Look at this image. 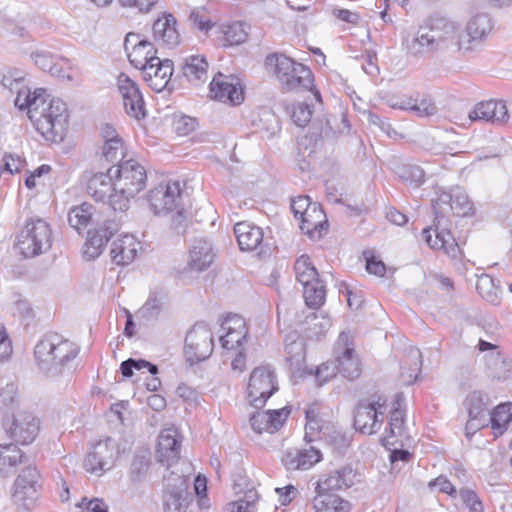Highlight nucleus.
<instances>
[{
  "instance_id": "nucleus-1",
  "label": "nucleus",
  "mask_w": 512,
  "mask_h": 512,
  "mask_svg": "<svg viewBox=\"0 0 512 512\" xmlns=\"http://www.w3.org/2000/svg\"><path fill=\"white\" fill-rule=\"evenodd\" d=\"M457 47L459 50H469L459 40L458 25L440 15L431 16L424 26H420L416 36L407 45L408 52L412 55L424 53L444 52L450 48Z\"/></svg>"
},
{
  "instance_id": "nucleus-2",
  "label": "nucleus",
  "mask_w": 512,
  "mask_h": 512,
  "mask_svg": "<svg viewBox=\"0 0 512 512\" xmlns=\"http://www.w3.org/2000/svg\"><path fill=\"white\" fill-rule=\"evenodd\" d=\"M79 348L58 334H50L35 346L34 355L41 371L49 377L71 374L75 370V358Z\"/></svg>"
},
{
  "instance_id": "nucleus-3",
  "label": "nucleus",
  "mask_w": 512,
  "mask_h": 512,
  "mask_svg": "<svg viewBox=\"0 0 512 512\" xmlns=\"http://www.w3.org/2000/svg\"><path fill=\"white\" fill-rule=\"evenodd\" d=\"M30 120L46 140L61 142L68 128V107L61 99L51 97L45 92L42 98L32 102Z\"/></svg>"
},
{
  "instance_id": "nucleus-4",
  "label": "nucleus",
  "mask_w": 512,
  "mask_h": 512,
  "mask_svg": "<svg viewBox=\"0 0 512 512\" xmlns=\"http://www.w3.org/2000/svg\"><path fill=\"white\" fill-rule=\"evenodd\" d=\"M114 190L119 199H113L114 211H124L128 208L130 198L135 197L146 187L147 173L143 165L134 159L121 161L112 166Z\"/></svg>"
},
{
  "instance_id": "nucleus-5",
  "label": "nucleus",
  "mask_w": 512,
  "mask_h": 512,
  "mask_svg": "<svg viewBox=\"0 0 512 512\" xmlns=\"http://www.w3.org/2000/svg\"><path fill=\"white\" fill-rule=\"evenodd\" d=\"M265 64L274 73L284 92L309 90L313 85L311 70L285 55L270 54Z\"/></svg>"
},
{
  "instance_id": "nucleus-6",
  "label": "nucleus",
  "mask_w": 512,
  "mask_h": 512,
  "mask_svg": "<svg viewBox=\"0 0 512 512\" xmlns=\"http://www.w3.org/2000/svg\"><path fill=\"white\" fill-rule=\"evenodd\" d=\"M53 235L50 225L41 218L30 219L17 235V247L26 258L46 253L52 246Z\"/></svg>"
},
{
  "instance_id": "nucleus-7",
  "label": "nucleus",
  "mask_w": 512,
  "mask_h": 512,
  "mask_svg": "<svg viewBox=\"0 0 512 512\" xmlns=\"http://www.w3.org/2000/svg\"><path fill=\"white\" fill-rule=\"evenodd\" d=\"M2 427L15 445H31L40 431V419L27 409H17L2 419Z\"/></svg>"
},
{
  "instance_id": "nucleus-8",
  "label": "nucleus",
  "mask_w": 512,
  "mask_h": 512,
  "mask_svg": "<svg viewBox=\"0 0 512 512\" xmlns=\"http://www.w3.org/2000/svg\"><path fill=\"white\" fill-rule=\"evenodd\" d=\"M213 335L205 322H197L186 334L184 355L190 365L206 360L213 352Z\"/></svg>"
},
{
  "instance_id": "nucleus-9",
  "label": "nucleus",
  "mask_w": 512,
  "mask_h": 512,
  "mask_svg": "<svg viewBox=\"0 0 512 512\" xmlns=\"http://www.w3.org/2000/svg\"><path fill=\"white\" fill-rule=\"evenodd\" d=\"M277 390L275 374L270 366H259L252 371L247 387L251 406L261 409Z\"/></svg>"
},
{
  "instance_id": "nucleus-10",
  "label": "nucleus",
  "mask_w": 512,
  "mask_h": 512,
  "mask_svg": "<svg viewBox=\"0 0 512 512\" xmlns=\"http://www.w3.org/2000/svg\"><path fill=\"white\" fill-rule=\"evenodd\" d=\"M436 198L432 200L435 217L437 211H441L440 218L445 219L448 211L457 216H466L472 210V202L462 187H453L450 191L439 190Z\"/></svg>"
},
{
  "instance_id": "nucleus-11",
  "label": "nucleus",
  "mask_w": 512,
  "mask_h": 512,
  "mask_svg": "<svg viewBox=\"0 0 512 512\" xmlns=\"http://www.w3.org/2000/svg\"><path fill=\"white\" fill-rule=\"evenodd\" d=\"M148 202L155 215H166L180 207L181 187L178 181L160 184L150 190Z\"/></svg>"
},
{
  "instance_id": "nucleus-12",
  "label": "nucleus",
  "mask_w": 512,
  "mask_h": 512,
  "mask_svg": "<svg viewBox=\"0 0 512 512\" xmlns=\"http://www.w3.org/2000/svg\"><path fill=\"white\" fill-rule=\"evenodd\" d=\"M162 500L164 512H188L192 496L187 481L179 475L169 478L163 490Z\"/></svg>"
},
{
  "instance_id": "nucleus-13",
  "label": "nucleus",
  "mask_w": 512,
  "mask_h": 512,
  "mask_svg": "<svg viewBox=\"0 0 512 512\" xmlns=\"http://www.w3.org/2000/svg\"><path fill=\"white\" fill-rule=\"evenodd\" d=\"M463 406L468 413L465 433L470 437L488 425V398L483 392L475 390L465 397Z\"/></svg>"
},
{
  "instance_id": "nucleus-14",
  "label": "nucleus",
  "mask_w": 512,
  "mask_h": 512,
  "mask_svg": "<svg viewBox=\"0 0 512 512\" xmlns=\"http://www.w3.org/2000/svg\"><path fill=\"white\" fill-rule=\"evenodd\" d=\"M348 340V333L341 332L334 348V363L343 377L354 380L361 374V364L354 348L348 344Z\"/></svg>"
},
{
  "instance_id": "nucleus-15",
  "label": "nucleus",
  "mask_w": 512,
  "mask_h": 512,
  "mask_svg": "<svg viewBox=\"0 0 512 512\" xmlns=\"http://www.w3.org/2000/svg\"><path fill=\"white\" fill-rule=\"evenodd\" d=\"M441 211H437L434 218L433 228H425L423 235L425 241L432 249H443L451 259H458L461 256L459 245L456 243L451 232L444 226V219L440 218Z\"/></svg>"
},
{
  "instance_id": "nucleus-16",
  "label": "nucleus",
  "mask_w": 512,
  "mask_h": 512,
  "mask_svg": "<svg viewBox=\"0 0 512 512\" xmlns=\"http://www.w3.org/2000/svg\"><path fill=\"white\" fill-rule=\"evenodd\" d=\"M380 398L376 402L361 401L354 411V427L361 433L373 434L377 432L383 422L384 402L380 403Z\"/></svg>"
},
{
  "instance_id": "nucleus-17",
  "label": "nucleus",
  "mask_w": 512,
  "mask_h": 512,
  "mask_svg": "<svg viewBox=\"0 0 512 512\" xmlns=\"http://www.w3.org/2000/svg\"><path fill=\"white\" fill-rule=\"evenodd\" d=\"M39 479L40 473L36 467L28 465L22 469L13 485L14 501L28 508L36 499L37 490L40 487Z\"/></svg>"
},
{
  "instance_id": "nucleus-18",
  "label": "nucleus",
  "mask_w": 512,
  "mask_h": 512,
  "mask_svg": "<svg viewBox=\"0 0 512 512\" xmlns=\"http://www.w3.org/2000/svg\"><path fill=\"white\" fill-rule=\"evenodd\" d=\"M118 89L122 95L126 113L137 120L143 119L146 116V109L138 85L127 75L120 74L118 77Z\"/></svg>"
},
{
  "instance_id": "nucleus-19",
  "label": "nucleus",
  "mask_w": 512,
  "mask_h": 512,
  "mask_svg": "<svg viewBox=\"0 0 512 512\" xmlns=\"http://www.w3.org/2000/svg\"><path fill=\"white\" fill-rule=\"evenodd\" d=\"M152 36L156 44L167 48H175L181 42L177 28V19L168 12H162L152 24Z\"/></svg>"
},
{
  "instance_id": "nucleus-20",
  "label": "nucleus",
  "mask_w": 512,
  "mask_h": 512,
  "mask_svg": "<svg viewBox=\"0 0 512 512\" xmlns=\"http://www.w3.org/2000/svg\"><path fill=\"white\" fill-rule=\"evenodd\" d=\"M212 97L233 105L240 104L244 97L239 79L233 75L218 73L210 83Z\"/></svg>"
},
{
  "instance_id": "nucleus-21",
  "label": "nucleus",
  "mask_w": 512,
  "mask_h": 512,
  "mask_svg": "<svg viewBox=\"0 0 512 512\" xmlns=\"http://www.w3.org/2000/svg\"><path fill=\"white\" fill-rule=\"evenodd\" d=\"M113 168H109L107 173L98 172L93 174L87 183V192L96 200L108 203L114 210L112 200L119 199V194L114 190Z\"/></svg>"
},
{
  "instance_id": "nucleus-22",
  "label": "nucleus",
  "mask_w": 512,
  "mask_h": 512,
  "mask_svg": "<svg viewBox=\"0 0 512 512\" xmlns=\"http://www.w3.org/2000/svg\"><path fill=\"white\" fill-rule=\"evenodd\" d=\"M173 61L170 59H152L142 72L143 79L156 92H161L169 84L173 74Z\"/></svg>"
},
{
  "instance_id": "nucleus-23",
  "label": "nucleus",
  "mask_w": 512,
  "mask_h": 512,
  "mask_svg": "<svg viewBox=\"0 0 512 512\" xmlns=\"http://www.w3.org/2000/svg\"><path fill=\"white\" fill-rule=\"evenodd\" d=\"M471 121H484L492 124H504L509 119L508 109L504 102L489 100L474 106L468 115Z\"/></svg>"
},
{
  "instance_id": "nucleus-24",
  "label": "nucleus",
  "mask_w": 512,
  "mask_h": 512,
  "mask_svg": "<svg viewBox=\"0 0 512 512\" xmlns=\"http://www.w3.org/2000/svg\"><path fill=\"white\" fill-rule=\"evenodd\" d=\"M290 412L289 407L256 411L250 417L251 427L257 433H261L263 431L273 433L283 426Z\"/></svg>"
},
{
  "instance_id": "nucleus-25",
  "label": "nucleus",
  "mask_w": 512,
  "mask_h": 512,
  "mask_svg": "<svg viewBox=\"0 0 512 512\" xmlns=\"http://www.w3.org/2000/svg\"><path fill=\"white\" fill-rule=\"evenodd\" d=\"M356 476L357 474L351 466L336 470L316 483L317 495H334L333 491L349 488L354 485Z\"/></svg>"
},
{
  "instance_id": "nucleus-26",
  "label": "nucleus",
  "mask_w": 512,
  "mask_h": 512,
  "mask_svg": "<svg viewBox=\"0 0 512 512\" xmlns=\"http://www.w3.org/2000/svg\"><path fill=\"white\" fill-rule=\"evenodd\" d=\"M321 450H287L281 460L288 471L308 470L322 460Z\"/></svg>"
},
{
  "instance_id": "nucleus-27",
  "label": "nucleus",
  "mask_w": 512,
  "mask_h": 512,
  "mask_svg": "<svg viewBox=\"0 0 512 512\" xmlns=\"http://www.w3.org/2000/svg\"><path fill=\"white\" fill-rule=\"evenodd\" d=\"M119 450H93L90 451L83 462L84 469L97 476H101L105 471L112 469L118 458Z\"/></svg>"
},
{
  "instance_id": "nucleus-28",
  "label": "nucleus",
  "mask_w": 512,
  "mask_h": 512,
  "mask_svg": "<svg viewBox=\"0 0 512 512\" xmlns=\"http://www.w3.org/2000/svg\"><path fill=\"white\" fill-rule=\"evenodd\" d=\"M300 220V229L310 238H320L322 230H327L326 215L318 203H313Z\"/></svg>"
},
{
  "instance_id": "nucleus-29",
  "label": "nucleus",
  "mask_w": 512,
  "mask_h": 512,
  "mask_svg": "<svg viewBox=\"0 0 512 512\" xmlns=\"http://www.w3.org/2000/svg\"><path fill=\"white\" fill-rule=\"evenodd\" d=\"M215 254L212 244L204 238L196 239L190 249L189 265L192 270H206L214 261Z\"/></svg>"
},
{
  "instance_id": "nucleus-30",
  "label": "nucleus",
  "mask_w": 512,
  "mask_h": 512,
  "mask_svg": "<svg viewBox=\"0 0 512 512\" xmlns=\"http://www.w3.org/2000/svg\"><path fill=\"white\" fill-rule=\"evenodd\" d=\"M139 243L132 235H124L113 241L110 250L112 261L117 265L131 263L137 254Z\"/></svg>"
},
{
  "instance_id": "nucleus-31",
  "label": "nucleus",
  "mask_w": 512,
  "mask_h": 512,
  "mask_svg": "<svg viewBox=\"0 0 512 512\" xmlns=\"http://www.w3.org/2000/svg\"><path fill=\"white\" fill-rule=\"evenodd\" d=\"M234 232L241 250L252 251L262 244L263 232L260 227L240 222L234 226Z\"/></svg>"
},
{
  "instance_id": "nucleus-32",
  "label": "nucleus",
  "mask_w": 512,
  "mask_h": 512,
  "mask_svg": "<svg viewBox=\"0 0 512 512\" xmlns=\"http://www.w3.org/2000/svg\"><path fill=\"white\" fill-rule=\"evenodd\" d=\"M182 73L188 82L198 86L208 78V62L204 56H190L185 59Z\"/></svg>"
},
{
  "instance_id": "nucleus-33",
  "label": "nucleus",
  "mask_w": 512,
  "mask_h": 512,
  "mask_svg": "<svg viewBox=\"0 0 512 512\" xmlns=\"http://www.w3.org/2000/svg\"><path fill=\"white\" fill-rule=\"evenodd\" d=\"M422 367V354L416 347H409L405 350V357L401 366V377L406 384L414 383Z\"/></svg>"
},
{
  "instance_id": "nucleus-34",
  "label": "nucleus",
  "mask_w": 512,
  "mask_h": 512,
  "mask_svg": "<svg viewBox=\"0 0 512 512\" xmlns=\"http://www.w3.org/2000/svg\"><path fill=\"white\" fill-rule=\"evenodd\" d=\"M95 215V207L88 202H84L78 206L70 208L68 212V222L72 228L80 233L94 221Z\"/></svg>"
},
{
  "instance_id": "nucleus-35",
  "label": "nucleus",
  "mask_w": 512,
  "mask_h": 512,
  "mask_svg": "<svg viewBox=\"0 0 512 512\" xmlns=\"http://www.w3.org/2000/svg\"><path fill=\"white\" fill-rule=\"evenodd\" d=\"M312 504L315 512H350L351 510L350 503L337 495H316Z\"/></svg>"
},
{
  "instance_id": "nucleus-36",
  "label": "nucleus",
  "mask_w": 512,
  "mask_h": 512,
  "mask_svg": "<svg viewBox=\"0 0 512 512\" xmlns=\"http://www.w3.org/2000/svg\"><path fill=\"white\" fill-rule=\"evenodd\" d=\"M118 231V224L111 220H105L101 226L94 231H88V239L86 241L92 248L101 250L109 239Z\"/></svg>"
},
{
  "instance_id": "nucleus-37",
  "label": "nucleus",
  "mask_w": 512,
  "mask_h": 512,
  "mask_svg": "<svg viewBox=\"0 0 512 512\" xmlns=\"http://www.w3.org/2000/svg\"><path fill=\"white\" fill-rule=\"evenodd\" d=\"M319 433L322 435V441L325 445L334 446L335 448H347L352 442V436L334 424H325Z\"/></svg>"
},
{
  "instance_id": "nucleus-38",
  "label": "nucleus",
  "mask_w": 512,
  "mask_h": 512,
  "mask_svg": "<svg viewBox=\"0 0 512 512\" xmlns=\"http://www.w3.org/2000/svg\"><path fill=\"white\" fill-rule=\"evenodd\" d=\"M393 171L402 181L415 187L424 183L425 172L418 165L396 162L393 164Z\"/></svg>"
},
{
  "instance_id": "nucleus-39",
  "label": "nucleus",
  "mask_w": 512,
  "mask_h": 512,
  "mask_svg": "<svg viewBox=\"0 0 512 512\" xmlns=\"http://www.w3.org/2000/svg\"><path fill=\"white\" fill-rule=\"evenodd\" d=\"M493 22L486 13L475 14L467 23L466 31L471 40H481L490 33Z\"/></svg>"
},
{
  "instance_id": "nucleus-40",
  "label": "nucleus",
  "mask_w": 512,
  "mask_h": 512,
  "mask_svg": "<svg viewBox=\"0 0 512 512\" xmlns=\"http://www.w3.org/2000/svg\"><path fill=\"white\" fill-rule=\"evenodd\" d=\"M156 49L151 42L143 43V45L139 47H135L131 49V51L127 52V56L129 62L137 69H140L141 72L150 65L152 59H157L158 57L155 55Z\"/></svg>"
},
{
  "instance_id": "nucleus-41",
  "label": "nucleus",
  "mask_w": 512,
  "mask_h": 512,
  "mask_svg": "<svg viewBox=\"0 0 512 512\" xmlns=\"http://www.w3.org/2000/svg\"><path fill=\"white\" fill-rule=\"evenodd\" d=\"M512 420V403L499 404L491 414L488 413V423L495 435L502 434Z\"/></svg>"
},
{
  "instance_id": "nucleus-42",
  "label": "nucleus",
  "mask_w": 512,
  "mask_h": 512,
  "mask_svg": "<svg viewBox=\"0 0 512 512\" xmlns=\"http://www.w3.org/2000/svg\"><path fill=\"white\" fill-rule=\"evenodd\" d=\"M476 289L479 294L493 305L499 304L501 292L500 281L488 274H482L478 277Z\"/></svg>"
},
{
  "instance_id": "nucleus-43",
  "label": "nucleus",
  "mask_w": 512,
  "mask_h": 512,
  "mask_svg": "<svg viewBox=\"0 0 512 512\" xmlns=\"http://www.w3.org/2000/svg\"><path fill=\"white\" fill-rule=\"evenodd\" d=\"M294 271L297 281L304 287L319 281L317 269L313 266L309 256L301 255L294 264Z\"/></svg>"
},
{
  "instance_id": "nucleus-44",
  "label": "nucleus",
  "mask_w": 512,
  "mask_h": 512,
  "mask_svg": "<svg viewBox=\"0 0 512 512\" xmlns=\"http://www.w3.org/2000/svg\"><path fill=\"white\" fill-rule=\"evenodd\" d=\"M166 300V294L162 290H156L150 293L148 299L139 309V314L142 318L150 321L159 317L163 305Z\"/></svg>"
},
{
  "instance_id": "nucleus-45",
  "label": "nucleus",
  "mask_w": 512,
  "mask_h": 512,
  "mask_svg": "<svg viewBox=\"0 0 512 512\" xmlns=\"http://www.w3.org/2000/svg\"><path fill=\"white\" fill-rule=\"evenodd\" d=\"M152 463L150 450H137L130 465V476L133 482L141 481Z\"/></svg>"
},
{
  "instance_id": "nucleus-46",
  "label": "nucleus",
  "mask_w": 512,
  "mask_h": 512,
  "mask_svg": "<svg viewBox=\"0 0 512 512\" xmlns=\"http://www.w3.org/2000/svg\"><path fill=\"white\" fill-rule=\"evenodd\" d=\"M305 303L310 308H319L323 305L326 297V290L321 280L303 287Z\"/></svg>"
},
{
  "instance_id": "nucleus-47",
  "label": "nucleus",
  "mask_w": 512,
  "mask_h": 512,
  "mask_svg": "<svg viewBox=\"0 0 512 512\" xmlns=\"http://www.w3.org/2000/svg\"><path fill=\"white\" fill-rule=\"evenodd\" d=\"M15 91L17 93V96L14 100L15 106L19 110L27 109V115L30 118L32 102L38 98H42L43 95L45 94V90L40 88V89H36L34 92H31L30 89L25 84H23L21 87H19Z\"/></svg>"
},
{
  "instance_id": "nucleus-48",
  "label": "nucleus",
  "mask_w": 512,
  "mask_h": 512,
  "mask_svg": "<svg viewBox=\"0 0 512 512\" xmlns=\"http://www.w3.org/2000/svg\"><path fill=\"white\" fill-rule=\"evenodd\" d=\"M306 332L309 338L318 339L320 336L324 335L331 327V320L325 315H318L316 313H311L306 318Z\"/></svg>"
},
{
  "instance_id": "nucleus-49",
  "label": "nucleus",
  "mask_w": 512,
  "mask_h": 512,
  "mask_svg": "<svg viewBox=\"0 0 512 512\" xmlns=\"http://www.w3.org/2000/svg\"><path fill=\"white\" fill-rule=\"evenodd\" d=\"M411 112L419 117H428L437 113V106L429 95L417 93L412 96Z\"/></svg>"
},
{
  "instance_id": "nucleus-50",
  "label": "nucleus",
  "mask_w": 512,
  "mask_h": 512,
  "mask_svg": "<svg viewBox=\"0 0 512 512\" xmlns=\"http://www.w3.org/2000/svg\"><path fill=\"white\" fill-rule=\"evenodd\" d=\"M402 425V414L399 410L396 409L392 412L389 423L391 435L381 438V443L385 448L388 446H396L398 444L400 445V448H404L405 444L403 442H399L397 439V434H400Z\"/></svg>"
},
{
  "instance_id": "nucleus-51",
  "label": "nucleus",
  "mask_w": 512,
  "mask_h": 512,
  "mask_svg": "<svg viewBox=\"0 0 512 512\" xmlns=\"http://www.w3.org/2000/svg\"><path fill=\"white\" fill-rule=\"evenodd\" d=\"M27 462L22 450H0V474H7L10 468Z\"/></svg>"
},
{
  "instance_id": "nucleus-52",
  "label": "nucleus",
  "mask_w": 512,
  "mask_h": 512,
  "mask_svg": "<svg viewBox=\"0 0 512 512\" xmlns=\"http://www.w3.org/2000/svg\"><path fill=\"white\" fill-rule=\"evenodd\" d=\"M144 368H147L152 375H156L158 373L157 365L144 359L129 358L123 361L120 365L122 375L127 378L133 375V369L142 370Z\"/></svg>"
},
{
  "instance_id": "nucleus-53",
  "label": "nucleus",
  "mask_w": 512,
  "mask_h": 512,
  "mask_svg": "<svg viewBox=\"0 0 512 512\" xmlns=\"http://www.w3.org/2000/svg\"><path fill=\"white\" fill-rule=\"evenodd\" d=\"M242 22H234L224 30L225 45H239L246 41L248 33Z\"/></svg>"
},
{
  "instance_id": "nucleus-54",
  "label": "nucleus",
  "mask_w": 512,
  "mask_h": 512,
  "mask_svg": "<svg viewBox=\"0 0 512 512\" xmlns=\"http://www.w3.org/2000/svg\"><path fill=\"white\" fill-rule=\"evenodd\" d=\"M488 368L493 378L506 379L512 369V362L497 354L490 358Z\"/></svg>"
},
{
  "instance_id": "nucleus-55",
  "label": "nucleus",
  "mask_w": 512,
  "mask_h": 512,
  "mask_svg": "<svg viewBox=\"0 0 512 512\" xmlns=\"http://www.w3.org/2000/svg\"><path fill=\"white\" fill-rule=\"evenodd\" d=\"M124 156V145L122 139H111L108 142H104L102 147V157L107 162L118 161L120 163Z\"/></svg>"
},
{
  "instance_id": "nucleus-56",
  "label": "nucleus",
  "mask_w": 512,
  "mask_h": 512,
  "mask_svg": "<svg viewBox=\"0 0 512 512\" xmlns=\"http://www.w3.org/2000/svg\"><path fill=\"white\" fill-rule=\"evenodd\" d=\"M182 442V436L175 426H170L161 430L158 436L157 448H179Z\"/></svg>"
},
{
  "instance_id": "nucleus-57",
  "label": "nucleus",
  "mask_w": 512,
  "mask_h": 512,
  "mask_svg": "<svg viewBox=\"0 0 512 512\" xmlns=\"http://www.w3.org/2000/svg\"><path fill=\"white\" fill-rule=\"evenodd\" d=\"M285 342V351L288 355L287 359L291 362H299L300 360H302L304 350L302 340H299L298 336L295 333H293L287 336Z\"/></svg>"
},
{
  "instance_id": "nucleus-58",
  "label": "nucleus",
  "mask_w": 512,
  "mask_h": 512,
  "mask_svg": "<svg viewBox=\"0 0 512 512\" xmlns=\"http://www.w3.org/2000/svg\"><path fill=\"white\" fill-rule=\"evenodd\" d=\"M306 425H305V435L304 439L307 443H311L313 441L322 440V435L319 433L321 428H323L325 425H320L319 420L317 417L313 414L312 411L307 410L306 411Z\"/></svg>"
},
{
  "instance_id": "nucleus-59",
  "label": "nucleus",
  "mask_w": 512,
  "mask_h": 512,
  "mask_svg": "<svg viewBox=\"0 0 512 512\" xmlns=\"http://www.w3.org/2000/svg\"><path fill=\"white\" fill-rule=\"evenodd\" d=\"M312 114L311 106L306 103H297L290 110L291 119L299 127H305L310 122Z\"/></svg>"
},
{
  "instance_id": "nucleus-60",
  "label": "nucleus",
  "mask_w": 512,
  "mask_h": 512,
  "mask_svg": "<svg viewBox=\"0 0 512 512\" xmlns=\"http://www.w3.org/2000/svg\"><path fill=\"white\" fill-rule=\"evenodd\" d=\"M24 84V77L19 75L18 72L13 70L0 71V85L9 89L11 92L15 91Z\"/></svg>"
},
{
  "instance_id": "nucleus-61",
  "label": "nucleus",
  "mask_w": 512,
  "mask_h": 512,
  "mask_svg": "<svg viewBox=\"0 0 512 512\" xmlns=\"http://www.w3.org/2000/svg\"><path fill=\"white\" fill-rule=\"evenodd\" d=\"M247 331L237 330V332L226 331L225 335L220 336V342L225 349H234L242 345L246 339Z\"/></svg>"
},
{
  "instance_id": "nucleus-62",
  "label": "nucleus",
  "mask_w": 512,
  "mask_h": 512,
  "mask_svg": "<svg viewBox=\"0 0 512 512\" xmlns=\"http://www.w3.org/2000/svg\"><path fill=\"white\" fill-rule=\"evenodd\" d=\"M189 20L194 28L207 32L213 27V23L207 17L204 10L195 9L190 13Z\"/></svg>"
},
{
  "instance_id": "nucleus-63",
  "label": "nucleus",
  "mask_w": 512,
  "mask_h": 512,
  "mask_svg": "<svg viewBox=\"0 0 512 512\" xmlns=\"http://www.w3.org/2000/svg\"><path fill=\"white\" fill-rule=\"evenodd\" d=\"M337 368L334 361L322 363L319 367H317L315 376L319 386L324 385L330 379H332L337 374Z\"/></svg>"
},
{
  "instance_id": "nucleus-64",
  "label": "nucleus",
  "mask_w": 512,
  "mask_h": 512,
  "mask_svg": "<svg viewBox=\"0 0 512 512\" xmlns=\"http://www.w3.org/2000/svg\"><path fill=\"white\" fill-rule=\"evenodd\" d=\"M459 495L463 503L469 507L471 512H483V504L474 491L469 489H460Z\"/></svg>"
}]
</instances>
